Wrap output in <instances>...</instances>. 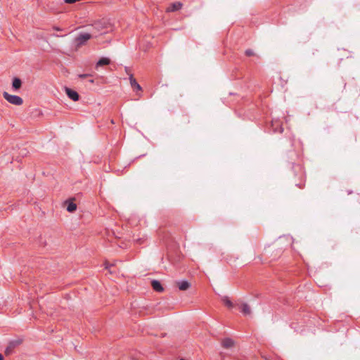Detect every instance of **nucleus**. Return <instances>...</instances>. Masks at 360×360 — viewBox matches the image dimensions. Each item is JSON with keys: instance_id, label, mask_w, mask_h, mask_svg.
I'll use <instances>...</instances> for the list:
<instances>
[{"instance_id": "f257e3e1", "label": "nucleus", "mask_w": 360, "mask_h": 360, "mask_svg": "<svg viewBox=\"0 0 360 360\" xmlns=\"http://www.w3.org/2000/svg\"><path fill=\"white\" fill-rule=\"evenodd\" d=\"M89 34H92V38H96L100 35L108 33L112 30V25L106 19H101L94 21L89 29Z\"/></svg>"}, {"instance_id": "f03ea898", "label": "nucleus", "mask_w": 360, "mask_h": 360, "mask_svg": "<svg viewBox=\"0 0 360 360\" xmlns=\"http://www.w3.org/2000/svg\"><path fill=\"white\" fill-rule=\"evenodd\" d=\"M91 39H92V34H89V32L79 34L74 39L75 50L77 51L82 46L85 45L87 41Z\"/></svg>"}, {"instance_id": "7ed1b4c3", "label": "nucleus", "mask_w": 360, "mask_h": 360, "mask_svg": "<svg viewBox=\"0 0 360 360\" xmlns=\"http://www.w3.org/2000/svg\"><path fill=\"white\" fill-rule=\"evenodd\" d=\"M4 98L10 103L15 105H21L23 103V100L21 97L15 95L9 94L8 92L3 93Z\"/></svg>"}, {"instance_id": "20e7f679", "label": "nucleus", "mask_w": 360, "mask_h": 360, "mask_svg": "<svg viewBox=\"0 0 360 360\" xmlns=\"http://www.w3.org/2000/svg\"><path fill=\"white\" fill-rule=\"evenodd\" d=\"M23 342V340L19 338L18 340H11L8 342V346L6 347L4 354L6 356H9L14 352L15 349L20 345Z\"/></svg>"}, {"instance_id": "39448f33", "label": "nucleus", "mask_w": 360, "mask_h": 360, "mask_svg": "<svg viewBox=\"0 0 360 360\" xmlns=\"http://www.w3.org/2000/svg\"><path fill=\"white\" fill-rule=\"evenodd\" d=\"M65 93L67 96L73 101H78L80 98L79 94L72 89L65 87Z\"/></svg>"}, {"instance_id": "423d86ee", "label": "nucleus", "mask_w": 360, "mask_h": 360, "mask_svg": "<svg viewBox=\"0 0 360 360\" xmlns=\"http://www.w3.org/2000/svg\"><path fill=\"white\" fill-rule=\"evenodd\" d=\"M182 6H183V4L179 1L172 3L166 9V12H174L176 11H179L182 8Z\"/></svg>"}, {"instance_id": "0eeeda50", "label": "nucleus", "mask_w": 360, "mask_h": 360, "mask_svg": "<svg viewBox=\"0 0 360 360\" xmlns=\"http://www.w3.org/2000/svg\"><path fill=\"white\" fill-rule=\"evenodd\" d=\"M176 285L180 290L185 291L191 287V283L187 281H177Z\"/></svg>"}, {"instance_id": "6e6552de", "label": "nucleus", "mask_w": 360, "mask_h": 360, "mask_svg": "<svg viewBox=\"0 0 360 360\" xmlns=\"http://www.w3.org/2000/svg\"><path fill=\"white\" fill-rule=\"evenodd\" d=\"M130 84L134 90L142 91L141 86L136 82L132 74L129 75Z\"/></svg>"}, {"instance_id": "1a4fd4ad", "label": "nucleus", "mask_w": 360, "mask_h": 360, "mask_svg": "<svg viewBox=\"0 0 360 360\" xmlns=\"http://www.w3.org/2000/svg\"><path fill=\"white\" fill-rule=\"evenodd\" d=\"M151 286L153 289L156 292H162L164 291V288L162 284L157 280H153L151 281Z\"/></svg>"}, {"instance_id": "9d476101", "label": "nucleus", "mask_w": 360, "mask_h": 360, "mask_svg": "<svg viewBox=\"0 0 360 360\" xmlns=\"http://www.w3.org/2000/svg\"><path fill=\"white\" fill-rule=\"evenodd\" d=\"M221 346L225 349H229L234 346V341L229 338H226L221 341Z\"/></svg>"}, {"instance_id": "9b49d317", "label": "nucleus", "mask_w": 360, "mask_h": 360, "mask_svg": "<svg viewBox=\"0 0 360 360\" xmlns=\"http://www.w3.org/2000/svg\"><path fill=\"white\" fill-rule=\"evenodd\" d=\"M22 80L18 77H14L12 82V88L15 91L19 90L22 86Z\"/></svg>"}, {"instance_id": "f8f14e48", "label": "nucleus", "mask_w": 360, "mask_h": 360, "mask_svg": "<svg viewBox=\"0 0 360 360\" xmlns=\"http://www.w3.org/2000/svg\"><path fill=\"white\" fill-rule=\"evenodd\" d=\"M111 60L108 58H101L98 60V61L96 63V68L97 69L98 67H102L104 65H108L110 64Z\"/></svg>"}, {"instance_id": "ddd939ff", "label": "nucleus", "mask_w": 360, "mask_h": 360, "mask_svg": "<svg viewBox=\"0 0 360 360\" xmlns=\"http://www.w3.org/2000/svg\"><path fill=\"white\" fill-rule=\"evenodd\" d=\"M75 198H72L71 200L67 201V211L69 212H74L77 210V205L73 202Z\"/></svg>"}, {"instance_id": "4468645a", "label": "nucleus", "mask_w": 360, "mask_h": 360, "mask_svg": "<svg viewBox=\"0 0 360 360\" xmlns=\"http://www.w3.org/2000/svg\"><path fill=\"white\" fill-rule=\"evenodd\" d=\"M271 127L273 128L274 131H275V132L278 131L280 133L283 132V129L279 121H273L271 122Z\"/></svg>"}, {"instance_id": "2eb2a0df", "label": "nucleus", "mask_w": 360, "mask_h": 360, "mask_svg": "<svg viewBox=\"0 0 360 360\" xmlns=\"http://www.w3.org/2000/svg\"><path fill=\"white\" fill-rule=\"evenodd\" d=\"M240 310L244 315H249L251 314L250 307L246 303H243L240 305Z\"/></svg>"}, {"instance_id": "dca6fc26", "label": "nucleus", "mask_w": 360, "mask_h": 360, "mask_svg": "<svg viewBox=\"0 0 360 360\" xmlns=\"http://www.w3.org/2000/svg\"><path fill=\"white\" fill-rule=\"evenodd\" d=\"M222 302L229 309H231L233 307V302L230 300V299L228 297H224L222 298Z\"/></svg>"}, {"instance_id": "f3484780", "label": "nucleus", "mask_w": 360, "mask_h": 360, "mask_svg": "<svg viewBox=\"0 0 360 360\" xmlns=\"http://www.w3.org/2000/svg\"><path fill=\"white\" fill-rule=\"evenodd\" d=\"M104 264L105 269H108L110 274H112V271L110 269V268L113 266L114 264H110L108 261H105Z\"/></svg>"}, {"instance_id": "a211bd4d", "label": "nucleus", "mask_w": 360, "mask_h": 360, "mask_svg": "<svg viewBox=\"0 0 360 360\" xmlns=\"http://www.w3.org/2000/svg\"><path fill=\"white\" fill-rule=\"evenodd\" d=\"M104 264L105 269H108L110 274H112V271L110 269V268L113 266L114 264H110L108 261H105Z\"/></svg>"}, {"instance_id": "6ab92c4d", "label": "nucleus", "mask_w": 360, "mask_h": 360, "mask_svg": "<svg viewBox=\"0 0 360 360\" xmlns=\"http://www.w3.org/2000/svg\"><path fill=\"white\" fill-rule=\"evenodd\" d=\"M245 54L248 57H250V56H255V53L253 52V51L252 49H247L245 51Z\"/></svg>"}, {"instance_id": "aec40b11", "label": "nucleus", "mask_w": 360, "mask_h": 360, "mask_svg": "<svg viewBox=\"0 0 360 360\" xmlns=\"http://www.w3.org/2000/svg\"><path fill=\"white\" fill-rule=\"evenodd\" d=\"M79 78L80 79H86V78H88V77H92V75L91 74H79L78 75Z\"/></svg>"}, {"instance_id": "412c9836", "label": "nucleus", "mask_w": 360, "mask_h": 360, "mask_svg": "<svg viewBox=\"0 0 360 360\" xmlns=\"http://www.w3.org/2000/svg\"><path fill=\"white\" fill-rule=\"evenodd\" d=\"M53 29L54 30H56V31H60V30H62L60 27H56V26H53Z\"/></svg>"}, {"instance_id": "4be33fe9", "label": "nucleus", "mask_w": 360, "mask_h": 360, "mask_svg": "<svg viewBox=\"0 0 360 360\" xmlns=\"http://www.w3.org/2000/svg\"><path fill=\"white\" fill-rule=\"evenodd\" d=\"M0 360H4V356L1 353H0Z\"/></svg>"}, {"instance_id": "5701e85b", "label": "nucleus", "mask_w": 360, "mask_h": 360, "mask_svg": "<svg viewBox=\"0 0 360 360\" xmlns=\"http://www.w3.org/2000/svg\"><path fill=\"white\" fill-rule=\"evenodd\" d=\"M89 82L92 83V84L94 83V79H89Z\"/></svg>"}, {"instance_id": "b1692460", "label": "nucleus", "mask_w": 360, "mask_h": 360, "mask_svg": "<svg viewBox=\"0 0 360 360\" xmlns=\"http://www.w3.org/2000/svg\"><path fill=\"white\" fill-rule=\"evenodd\" d=\"M126 72H129V70L127 69V68H126Z\"/></svg>"}, {"instance_id": "393cba45", "label": "nucleus", "mask_w": 360, "mask_h": 360, "mask_svg": "<svg viewBox=\"0 0 360 360\" xmlns=\"http://www.w3.org/2000/svg\"><path fill=\"white\" fill-rule=\"evenodd\" d=\"M180 360H186V359H181Z\"/></svg>"}]
</instances>
